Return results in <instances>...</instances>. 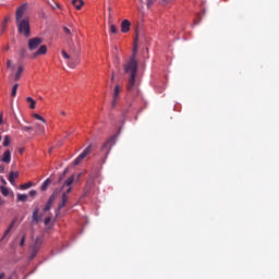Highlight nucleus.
I'll return each mask as SVG.
<instances>
[{"label":"nucleus","instance_id":"45","mask_svg":"<svg viewBox=\"0 0 279 279\" xmlns=\"http://www.w3.org/2000/svg\"><path fill=\"white\" fill-rule=\"evenodd\" d=\"M68 172H69V168H65V169L63 170L62 175H65Z\"/></svg>","mask_w":279,"mask_h":279},{"label":"nucleus","instance_id":"32","mask_svg":"<svg viewBox=\"0 0 279 279\" xmlns=\"http://www.w3.org/2000/svg\"><path fill=\"white\" fill-rule=\"evenodd\" d=\"M109 31L111 34L117 35L118 34V27L114 24H111L109 27Z\"/></svg>","mask_w":279,"mask_h":279},{"label":"nucleus","instance_id":"29","mask_svg":"<svg viewBox=\"0 0 279 279\" xmlns=\"http://www.w3.org/2000/svg\"><path fill=\"white\" fill-rule=\"evenodd\" d=\"M0 191H1V194H2L4 197H8L9 194H10L8 187H4V185H0Z\"/></svg>","mask_w":279,"mask_h":279},{"label":"nucleus","instance_id":"11","mask_svg":"<svg viewBox=\"0 0 279 279\" xmlns=\"http://www.w3.org/2000/svg\"><path fill=\"white\" fill-rule=\"evenodd\" d=\"M131 31V22L129 20H123L121 22V33L128 34Z\"/></svg>","mask_w":279,"mask_h":279},{"label":"nucleus","instance_id":"23","mask_svg":"<svg viewBox=\"0 0 279 279\" xmlns=\"http://www.w3.org/2000/svg\"><path fill=\"white\" fill-rule=\"evenodd\" d=\"M19 86H20L19 83H15V84L12 86V89H11V97H12V98H15V97H16Z\"/></svg>","mask_w":279,"mask_h":279},{"label":"nucleus","instance_id":"25","mask_svg":"<svg viewBox=\"0 0 279 279\" xmlns=\"http://www.w3.org/2000/svg\"><path fill=\"white\" fill-rule=\"evenodd\" d=\"M156 2L157 0H147V9H150ZM158 3L163 4L165 0H158Z\"/></svg>","mask_w":279,"mask_h":279},{"label":"nucleus","instance_id":"8","mask_svg":"<svg viewBox=\"0 0 279 279\" xmlns=\"http://www.w3.org/2000/svg\"><path fill=\"white\" fill-rule=\"evenodd\" d=\"M57 198H58V192H52V194L49 196L43 211L48 213L51 209V206Z\"/></svg>","mask_w":279,"mask_h":279},{"label":"nucleus","instance_id":"35","mask_svg":"<svg viewBox=\"0 0 279 279\" xmlns=\"http://www.w3.org/2000/svg\"><path fill=\"white\" fill-rule=\"evenodd\" d=\"M7 69L14 71L15 66L10 59L7 60Z\"/></svg>","mask_w":279,"mask_h":279},{"label":"nucleus","instance_id":"26","mask_svg":"<svg viewBox=\"0 0 279 279\" xmlns=\"http://www.w3.org/2000/svg\"><path fill=\"white\" fill-rule=\"evenodd\" d=\"M10 144H11V136L10 135H4L2 146L8 147V146H10Z\"/></svg>","mask_w":279,"mask_h":279},{"label":"nucleus","instance_id":"30","mask_svg":"<svg viewBox=\"0 0 279 279\" xmlns=\"http://www.w3.org/2000/svg\"><path fill=\"white\" fill-rule=\"evenodd\" d=\"M36 129H37L38 134H45L46 133L45 126L39 124V123L36 124Z\"/></svg>","mask_w":279,"mask_h":279},{"label":"nucleus","instance_id":"12","mask_svg":"<svg viewBox=\"0 0 279 279\" xmlns=\"http://www.w3.org/2000/svg\"><path fill=\"white\" fill-rule=\"evenodd\" d=\"M68 202H69V196L66 193H63L61 196V201L58 205V211L62 210L66 206Z\"/></svg>","mask_w":279,"mask_h":279},{"label":"nucleus","instance_id":"37","mask_svg":"<svg viewBox=\"0 0 279 279\" xmlns=\"http://www.w3.org/2000/svg\"><path fill=\"white\" fill-rule=\"evenodd\" d=\"M63 32H64V34L68 35V36H71V35H72V31H71L69 27H66V26H63Z\"/></svg>","mask_w":279,"mask_h":279},{"label":"nucleus","instance_id":"27","mask_svg":"<svg viewBox=\"0 0 279 279\" xmlns=\"http://www.w3.org/2000/svg\"><path fill=\"white\" fill-rule=\"evenodd\" d=\"M16 199H17V202H27L28 196H27V194H17Z\"/></svg>","mask_w":279,"mask_h":279},{"label":"nucleus","instance_id":"16","mask_svg":"<svg viewBox=\"0 0 279 279\" xmlns=\"http://www.w3.org/2000/svg\"><path fill=\"white\" fill-rule=\"evenodd\" d=\"M38 215H39V209L38 207H36L32 214V222L38 223L40 221V218Z\"/></svg>","mask_w":279,"mask_h":279},{"label":"nucleus","instance_id":"38","mask_svg":"<svg viewBox=\"0 0 279 279\" xmlns=\"http://www.w3.org/2000/svg\"><path fill=\"white\" fill-rule=\"evenodd\" d=\"M28 194H29L31 197H34V196L37 195V191L36 190H31Z\"/></svg>","mask_w":279,"mask_h":279},{"label":"nucleus","instance_id":"2","mask_svg":"<svg viewBox=\"0 0 279 279\" xmlns=\"http://www.w3.org/2000/svg\"><path fill=\"white\" fill-rule=\"evenodd\" d=\"M28 4L23 3L16 8L15 11V24L17 33L23 35L25 38L31 37V23L29 16L27 15Z\"/></svg>","mask_w":279,"mask_h":279},{"label":"nucleus","instance_id":"34","mask_svg":"<svg viewBox=\"0 0 279 279\" xmlns=\"http://www.w3.org/2000/svg\"><path fill=\"white\" fill-rule=\"evenodd\" d=\"M20 129H21V131H23V132H29V131L33 130V126L20 124Z\"/></svg>","mask_w":279,"mask_h":279},{"label":"nucleus","instance_id":"22","mask_svg":"<svg viewBox=\"0 0 279 279\" xmlns=\"http://www.w3.org/2000/svg\"><path fill=\"white\" fill-rule=\"evenodd\" d=\"M38 252H39V248L32 246L31 254H29V260H33L37 256Z\"/></svg>","mask_w":279,"mask_h":279},{"label":"nucleus","instance_id":"40","mask_svg":"<svg viewBox=\"0 0 279 279\" xmlns=\"http://www.w3.org/2000/svg\"><path fill=\"white\" fill-rule=\"evenodd\" d=\"M51 222V218H45L44 225L48 226Z\"/></svg>","mask_w":279,"mask_h":279},{"label":"nucleus","instance_id":"43","mask_svg":"<svg viewBox=\"0 0 279 279\" xmlns=\"http://www.w3.org/2000/svg\"><path fill=\"white\" fill-rule=\"evenodd\" d=\"M5 167L4 165H0V173H4Z\"/></svg>","mask_w":279,"mask_h":279},{"label":"nucleus","instance_id":"14","mask_svg":"<svg viewBox=\"0 0 279 279\" xmlns=\"http://www.w3.org/2000/svg\"><path fill=\"white\" fill-rule=\"evenodd\" d=\"M16 221H17L16 218H14V219L10 222V225L8 226V228L5 229V231H4L3 235H2V239L7 238V236L10 234V232H11V230L14 228Z\"/></svg>","mask_w":279,"mask_h":279},{"label":"nucleus","instance_id":"1","mask_svg":"<svg viewBox=\"0 0 279 279\" xmlns=\"http://www.w3.org/2000/svg\"><path fill=\"white\" fill-rule=\"evenodd\" d=\"M137 52H138V45L135 43L132 49V54L130 56L129 60L123 64L124 74L130 75L129 83H128L129 92L133 90L135 86V78L138 72Z\"/></svg>","mask_w":279,"mask_h":279},{"label":"nucleus","instance_id":"5","mask_svg":"<svg viewBox=\"0 0 279 279\" xmlns=\"http://www.w3.org/2000/svg\"><path fill=\"white\" fill-rule=\"evenodd\" d=\"M90 153H92V144L88 145V146L73 160V166H74V167L80 166V165L84 161V159H85L88 155H90Z\"/></svg>","mask_w":279,"mask_h":279},{"label":"nucleus","instance_id":"52","mask_svg":"<svg viewBox=\"0 0 279 279\" xmlns=\"http://www.w3.org/2000/svg\"><path fill=\"white\" fill-rule=\"evenodd\" d=\"M5 50H9V47H5Z\"/></svg>","mask_w":279,"mask_h":279},{"label":"nucleus","instance_id":"17","mask_svg":"<svg viewBox=\"0 0 279 279\" xmlns=\"http://www.w3.org/2000/svg\"><path fill=\"white\" fill-rule=\"evenodd\" d=\"M72 5L75 8V10L80 11V10H82V8L84 5V1L83 0H72Z\"/></svg>","mask_w":279,"mask_h":279},{"label":"nucleus","instance_id":"42","mask_svg":"<svg viewBox=\"0 0 279 279\" xmlns=\"http://www.w3.org/2000/svg\"><path fill=\"white\" fill-rule=\"evenodd\" d=\"M24 151H25V148H24V147H20V148H19V154H20V155H23Z\"/></svg>","mask_w":279,"mask_h":279},{"label":"nucleus","instance_id":"7","mask_svg":"<svg viewBox=\"0 0 279 279\" xmlns=\"http://www.w3.org/2000/svg\"><path fill=\"white\" fill-rule=\"evenodd\" d=\"M98 178H100V172H96L94 177H89V179L86 183V190L84 192V196H86L89 193V191L92 190V187L95 184V179H98Z\"/></svg>","mask_w":279,"mask_h":279},{"label":"nucleus","instance_id":"39","mask_svg":"<svg viewBox=\"0 0 279 279\" xmlns=\"http://www.w3.org/2000/svg\"><path fill=\"white\" fill-rule=\"evenodd\" d=\"M9 21H10V17L5 16L1 23L8 26Z\"/></svg>","mask_w":279,"mask_h":279},{"label":"nucleus","instance_id":"3","mask_svg":"<svg viewBox=\"0 0 279 279\" xmlns=\"http://www.w3.org/2000/svg\"><path fill=\"white\" fill-rule=\"evenodd\" d=\"M61 54L64 59L69 60L68 64L71 69H75V66L80 64L78 50H73V53L71 56L65 50H62Z\"/></svg>","mask_w":279,"mask_h":279},{"label":"nucleus","instance_id":"36","mask_svg":"<svg viewBox=\"0 0 279 279\" xmlns=\"http://www.w3.org/2000/svg\"><path fill=\"white\" fill-rule=\"evenodd\" d=\"M8 25L1 23L0 36H2L7 31Z\"/></svg>","mask_w":279,"mask_h":279},{"label":"nucleus","instance_id":"51","mask_svg":"<svg viewBox=\"0 0 279 279\" xmlns=\"http://www.w3.org/2000/svg\"><path fill=\"white\" fill-rule=\"evenodd\" d=\"M52 9H56V7L51 5Z\"/></svg>","mask_w":279,"mask_h":279},{"label":"nucleus","instance_id":"24","mask_svg":"<svg viewBox=\"0 0 279 279\" xmlns=\"http://www.w3.org/2000/svg\"><path fill=\"white\" fill-rule=\"evenodd\" d=\"M41 245H43V239L41 238H36L33 247L37 248V250H40Z\"/></svg>","mask_w":279,"mask_h":279},{"label":"nucleus","instance_id":"21","mask_svg":"<svg viewBox=\"0 0 279 279\" xmlns=\"http://www.w3.org/2000/svg\"><path fill=\"white\" fill-rule=\"evenodd\" d=\"M51 184V179H46L44 183L40 185V191L45 192L48 190L49 185Z\"/></svg>","mask_w":279,"mask_h":279},{"label":"nucleus","instance_id":"50","mask_svg":"<svg viewBox=\"0 0 279 279\" xmlns=\"http://www.w3.org/2000/svg\"><path fill=\"white\" fill-rule=\"evenodd\" d=\"M111 81H114V74L112 73V75H111Z\"/></svg>","mask_w":279,"mask_h":279},{"label":"nucleus","instance_id":"33","mask_svg":"<svg viewBox=\"0 0 279 279\" xmlns=\"http://www.w3.org/2000/svg\"><path fill=\"white\" fill-rule=\"evenodd\" d=\"M33 118L38 121H41L43 123H46V120L39 113H33Z\"/></svg>","mask_w":279,"mask_h":279},{"label":"nucleus","instance_id":"53","mask_svg":"<svg viewBox=\"0 0 279 279\" xmlns=\"http://www.w3.org/2000/svg\"><path fill=\"white\" fill-rule=\"evenodd\" d=\"M0 141H2V136L0 135Z\"/></svg>","mask_w":279,"mask_h":279},{"label":"nucleus","instance_id":"15","mask_svg":"<svg viewBox=\"0 0 279 279\" xmlns=\"http://www.w3.org/2000/svg\"><path fill=\"white\" fill-rule=\"evenodd\" d=\"M23 72H24V66L23 65H19L17 70H16V73L14 74L13 81L14 82H19L21 76H22V74H23Z\"/></svg>","mask_w":279,"mask_h":279},{"label":"nucleus","instance_id":"6","mask_svg":"<svg viewBox=\"0 0 279 279\" xmlns=\"http://www.w3.org/2000/svg\"><path fill=\"white\" fill-rule=\"evenodd\" d=\"M44 43L43 38L40 37H33L29 38L27 41V48L29 51H35L38 47Z\"/></svg>","mask_w":279,"mask_h":279},{"label":"nucleus","instance_id":"41","mask_svg":"<svg viewBox=\"0 0 279 279\" xmlns=\"http://www.w3.org/2000/svg\"><path fill=\"white\" fill-rule=\"evenodd\" d=\"M72 192V187L71 186H68V189L65 190V195L70 194Z\"/></svg>","mask_w":279,"mask_h":279},{"label":"nucleus","instance_id":"54","mask_svg":"<svg viewBox=\"0 0 279 279\" xmlns=\"http://www.w3.org/2000/svg\"><path fill=\"white\" fill-rule=\"evenodd\" d=\"M140 2H143V0H140Z\"/></svg>","mask_w":279,"mask_h":279},{"label":"nucleus","instance_id":"48","mask_svg":"<svg viewBox=\"0 0 279 279\" xmlns=\"http://www.w3.org/2000/svg\"><path fill=\"white\" fill-rule=\"evenodd\" d=\"M56 8L60 9V4L58 2H54Z\"/></svg>","mask_w":279,"mask_h":279},{"label":"nucleus","instance_id":"28","mask_svg":"<svg viewBox=\"0 0 279 279\" xmlns=\"http://www.w3.org/2000/svg\"><path fill=\"white\" fill-rule=\"evenodd\" d=\"M32 186H33V183H32V181H29L28 183H23L22 185H20V189L22 191H25V190L31 189Z\"/></svg>","mask_w":279,"mask_h":279},{"label":"nucleus","instance_id":"18","mask_svg":"<svg viewBox=\"0 0 279 279\" xmlns=\"http://www.w3.org/2000/svg\"><path fill=\"white\" fill-rule=\"evenodd\" d=\"M19 178V172H10L9 177H8V181L10 182V184H14L15 183V179Z\"/></svg>","mask_w":279,"mask_h":279},{"label":"nucleus","instance_id":"44","mask_svg":"<svg viewBox=\"0 0 279 279\" xmlns=\"http://www.w3.org/2000/svg\"><path fill=\"white\" fill-rule=\"evenodd\" d=\"M3 122V112L0 113V124Z\"/></svg>","mask_w":279,"mask_h":279},{"label":"nucleus","instance_id":"9","mask_svg":"<svg viewBox=\"0 0 279 279\" xmlns=\"http://www.w3.org/2000/svg\"><path fill=\"white\" fill-rule=\"evenodd\" d=\"M48 51V48L46 45L39 46V48L32 54V59H36L40 56H45Z\"/></svg>","mask_w":279,"mask_h":279},{"label":"nucleus","instance_id":"46","mask_svg":"<svg viewBox=\"0 0 279 279\" xmlns=\"http://www.w3.org/2000/svg\"><path fill=\"white\" fill-rule=\"evenodd\" d=\"M1 183H2L3 185H7L5 179H1Z\"/></svg>","mask_w":279,"mask_h":279},{"label":"nucleus","instance_id":"19","mask_svg":"<svg viewBox=\"0 0 279 279\" xmlns=\"http://www.w3.org/2000/svg\"><path fill=\"white\" fill-rule=\"evenodd\" d=\"M26 102L29 104V109L34 110L36 108V100L33 97L27 96Z\"/></svg>","mask_w":279,"mask_h":279},{"label":"nucleus","instance_id":"47","mask_svg":"<svg viewBox=\"0 0 279 279\" xmlns=\"http://www.w3.org/2000/svg\"><path fill=\"white\" fill-rule=\"evenodd\" d=\"M60 114L63 116V117L66 116L65 111H60Z\"/></svg>","mask_w":279,"mask_h":279},{"label":"nucleus","instance_id":"31","mask_svg":"<svg viewBox=\"0 0 279 279\" xmlns=\"http://www.w3.org/2000/svg\"><path fill=\"white\" fill-rule=\"evenodd\" d=\"M26 242V233H22L21 240H20V247H24Z\"/></svg>","mask_w":279,"mask_h":279},{"label":"nucleus","instance_id":"20","mask_svg":"<svg viewBox=\"0 0 279 279\" xmlns=\"http://www.w3.org/2000/svg\"><path fill=\"white\" fill-rule=\"evenodd\" d=\"M75 180L74 174H71V177H69V179H66V181H64L62 189H64L65 186H71L73 184Z\"/></svg>","mask_w":279,"mask_h":279},{"label":"nucleus","instance_id":"10","mask_svg":"<svg viewBox=\"0 0 279 279\" xmlns=\"http://www.w3.org/2000/svg\"><path fill=\"white\" fill-rule=\"evenodd\" d=\"M120 93H121L120 85H116L114 90H113L112 102H111L112 108H114L117 106V101L120 97Z\"/></svg>","mask_w":279,"mask_h":279},{"label":"nucleus","instance_id":"49","mask_svg":"<svg viewBox=\"0 0 279 279\" xmlns=\"http://www.w3.org/2000/svg\"><path fill=\"white\" fill-rule=\"evenodd\" d=\"M5 277L4 274H0V279H3Z\"/></svg>","mask_w":279,"mask_h":279},{"label":"nucleus","instance_id":"4","mask_svg":"<svg viewBox=\"0 0 279 279\" xmlns=\"http://www.w3.org/2000/svg\"><path fill=\"white\" fill-rule=\"evenodd\" d=\"M118 135L110 136L100 147V150L105 153L106 156H108L112 149V147L116 145Z\"/></svg>","mask_w":279,"mask_h":279},{"label":"nucleus","instance_id":"13","mask_svg":"<svg viewBox=\"0 0 279 279\" xmlns=\"http://www.w3.org/2000/svg\"><path fill=\"white\" fill-rule=\"evenodd\" d=\"M1 161L9 165L11 162V150L10 149H5L3 151Z\"/></svg>","mask_w":279,"mask_h":279}]
</instances>
